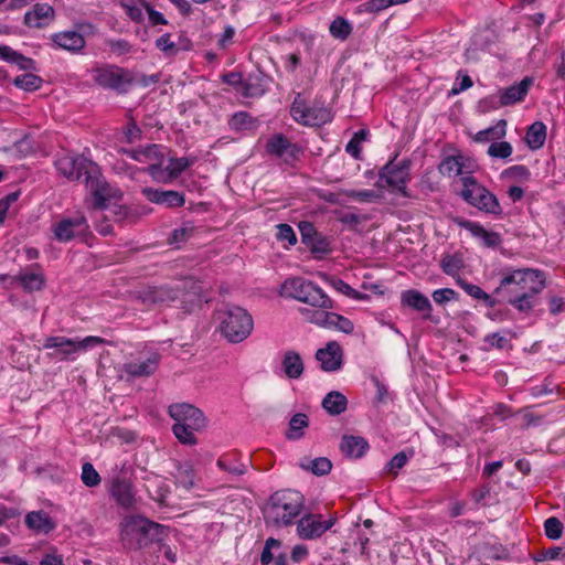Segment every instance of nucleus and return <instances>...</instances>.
Listing matches in <instances>:
<instances>
[{"instance_id":"obj_1","label":"nucleus","mask_w":565,"mask_h":565,"mask_svg":"<svg viewBox=\"0 0 565 565\" xmlns=\"http://www.w3.org/2000/svg\"><path fill=\"white\" fill-rule=\"evenodd\" d=\"M120 536L128 548L141 550L151 543L161 542L166 536V529L142 516L130 515L121 522Z\"/></svg>"},{"instance_id":"obj_2","label":"nucleus","mask_w":565,"mask_h":565,"mask_svg":"<svg viewBox=\"0 0 565 565\" xmlns=\"http://www.w3.org/2000/svg\"><path fill=\"white\" fill-rule=\"evenodd\" d=\"M303 508V497L294 490L274 493L264 511L265 520L276 526L290 525Z\"/></svg>"},{"instance_id":"obj_3","label":"nucleus","mask_w":565,"mask_h":565,"mask_svg":"<svg viewBox=\"0 0 565 565\" xmlns=\"http://www.w3.org/2000/svg\"><path fill=\"white\" fill-rule=\"evenodd\" d=\"M169 415L174 419L172 431L177 439L184 445H195V431L205 427L203 413L188 403H175L169 406Z\"/></svg>"},{"instance_id":"obj_4","label":"nucleus","mask_w":565,"mask_h":565,"mask_svg":"<svg viewBox=\"0 0 565 565\" xmlns=\"http://www.w3.org/2000/svg\"><path fill=\"white\" fill-rule=\"evenodd\" d=\"M220 330L231 343H239L248 338L253 331L252 316L243 308L227 306L217 311Z\"/></svg>"},{"instance_id":"obj_5","label":"nucleus","mask_w":565,"mask_h":565,"mask_svg":"<svg viewBox=\"0 0 565 565\" xmlns=\"http://www.w3.org/2000/svg\"><path fill=\"white\" fill-rule=\"evenodd\" d=\"M105 343L100 337L89 335L84 339H71L63 335L49 337L43 349L51 350L49 356L57 361H74L79 353Z\"/></svg>"},{"instance_id":"obj_6","label":"nucleus","mask_w":565,"mask_h":565,"mask_svg":"<svg viewBox=\"0 0 565 565\" xmlns=\"http://www.w3.org/2000/svg\"><path fill=\"white\" fill-rule=\"evenodd\" d=\"M280 295L312 307L323 309L332 308V300L324 294V291L313 282L301 277L286 279L280 286Z\"/></svg>"},{"instance_id":"obj_7","label":"nucleus","mask_w":565,"mask_h":565,"mask_svg":"<svg viewBox=\"0 0 565 565\" xmlns=\"http://www.w3.org/2000/svg\"><path fill=\"white\" fill-rule=\"evenodd\" d=\"M545 287L543 274L536 269H516L502 278L497 294H540Z\"/></svg>"},{"instance_id":"obj_8","label":"nucleus","mask_w":565,"mask_h":565,"mask_svg":"<svg viewBox=\"0 0 565 565\" xmlns=\"http://www.w3.org/2000/svg\"><path fill=\"white\" fill-rule=\"evenodd\" d=\"M460 181L462 184L460 195L468 204L486 213H501L502 210L497 196L473 177H462Z\"/></svg>"},{"instance_id":"obj_9","label":"nucleus","mask_w":565,"mask_h":565,"mask_svg":"<svg viewBox=\"0 0 565 565\" xmlns=\"http://www.w3.org/2000/svg\"><path fill=\"white\" fill-rule=\"evenodd\" d=\"M86 186L93 195V209L95 210L105 209L107 202L120 200L122 196V192L118 188L113 186L105 180L98 167L95 168L92 174H88Z\"/></svg>"},{"instance_id":"obj_10","label":"nucleus","mask_w":565,"mask_h":565,"mask_svg":"<svg viewBox=\"0 0 565 565\" xmlns=\"http://www.w3.org/2000/svg\"><path fill=\"white\" fill-rule=\"evenodd\" d=\"M265 153L280 159L284 163L294 166L303 154L302 148L282 134L270 136L265 143Z\"/></svg>"},{"instance_id":"obj_11","label":"nucleus","mask_w":565,"mask_h":565,"mask_svg":"<svg viewBox=\"0 0 565 565\" xmlns=\"http://www.w3.org/2000/svg\"><path fill=\"white\" fill-rule=\"evenodd\" d=\"M55 167L61 174L72 181H77L82 177L88 179V174L95 171L97 164L83 156L64 153L55 160Z\"/></svg>"},{"instance_id":"obj_12","label":"nucleus","mask_w":565,"mask_h":565,"mask_svg":"<svg viewBox=\"0 0 565 565\" xmlns=\"http://www.w3.org/2000/svg\"><path fill=\"white\" fill-rule=\"evenodd\" d=\"M122 151L131 159L141 163H147V171L154 181L164 180L160 174V166H162L166 152V148L163 146L151 143L138 149H124Z\"/></svg>"},{"instance_id":"obj_13","label":"nucleus","mask_w":565,"mask_h":565,"mask_svg":"<svg viewBox=\"0 0 565 565\" xmlns=\"http://www.w3.org/2000/svg\"><path fill=\"white\" fill-rule=\"evenodd\" d=\"M88 223L83 213L76 212L72 216H66L53 225V234L58 242H70L77 236H83L88 232Z\"/></svg>"},{"instance_id":"obj_14","label":"nucleus","mask_w":565,"mask_h":565,"mask_svg":"<svg viewBox=\"0 0 565 565\" xmlns=\"http://www.w3.org/2000/svg\"><path fill=\"white\" fill-rule=\"evenodd\" d=\"M92 77L96 84L104 88L122 89L132 78L127 71L115 65H105L94 68Z\"/></svg>"},{"instance_id":"obj_15","label":"nucleus","mask_w":565,"mask_h":565,"mask_svg":"<svg viewBox=\"0 0 565 565\" xmlns=\"http://www.w3.org/2000/svg\"><path fill=\"white\" fill-rule=\"evenodd\" d=\"M335 521V516L323 520L321 514L308 513L298 521L297 534L302 540H316L330 530Z\"/></svg>"},{"instance_id":"obj_16","label":"nucleus","mask_w":565,"mask_h":565,"mask_svg":"<svg viewBox=\"0 0 565 565\" xmlns=\"http://www.w3.org/2000/svg\"><path fill=\"white\" fill-rule=\"evenodd\" d=\"M290 114L297 122L308 126H319L329 120V111L327 109L307 106L300 95L295 98Z\"/></svg>"},{"instance_id":"obj_17","label":"nucleus","mask_w":565,"mask_h":565,"mask_svg":"<svg viewBox=\"0 0 565 565\" xmlns=\"http://www.w3.org/2000/svg\"><path fill=\"white\" fill-rule=\"evenodd\" d=\"M380 177L381 179H385L387 185L401 192L404 196H408L406 191V184L411 179L408 161H390L383 167Z\"/></svg>"},{"instance_id":"obj_18","label":"nucleus","mask_w":565,"mask_h":565,"mask_svg":"<svg viewBox=\"0 0 565 565\" xmlns=\"http://www.w3.org/2000/svg\"><path fill=\"white\" fill-rule=\"evenodd\" d=\"M160 362L157 352L142 353L137 359L124 364L122 372L127 379L147 377L156 372Z\"/></svg>"},{"instance_id":"obj_19","label":"nucleus","mask_w":565,"mask_h":565,"mask_svg":"<svg viewBox=\"0 0 565 565\" xmlns=\"http://www.w3.org/2000/svg\"><path fill=\"white\" fill-rule=\"evenodd\" d=\"M110 497L124 509H132L137 503L136 491L131 481L121 476H115L109 484Z\"/></svg>"},{"instance_id":"obj_20","label":"nucleus","mask_w":565,"mask_h":565,"mask_svg":"<svg viewBox=\"0 0 565 565\" xmlns=\"http://www.w3.org/2000/svg\"><path fill=\"white\" fill-rule=\"evenodd\" d=\"M343 350L337 341H329L324 348L317 350L316 360L324 372H337L343 364Z\"/></svg>"},{"instance_id":"obj_21","label":"nucleus","mask_w":565,"mask_h":565,"mask_svg":"<svg viewBox=\"0 0 565 565\" xmlns=\"http://www.w3.org/2000/svg\"><path fill=\"white\" fill-rule=\"evenodd\" d=\"M477 164L473 160L463 156H449L445 158L438 167L443 175L448 177H472L471 173L476 170Z\"/></svg>"},{"instance_id":"obj_22","label":"nucleus","mask_w":565,"mask_h":565,"mask_svg":"<svg viewBox=\"0 0 565 565\" xmlns=\"http://www.w3.org/2000/svg\"><path fill=\"white\" fill-rule=\"evenodd\" d=\"M142 194L152 203L166 205L167 207L182 206L185 202L183 194L177 191H161L153 188H143Z\"/></svg>"},{"instance_id":"obj_23","label":"nucleus","mask_w":565,"mask_h":565,"mask_svg":"<svg viewBox=\"0 0 565 565\" xmlns=\"http://www.w3.org/2000/svg\"><path fill=\"white\" fill-rule=\"evenodd\" d=\"M54 18V10L47 3H38L32 10L24 14V23L29 28H44L49 25Z\"/></svg>"},{"instance_id":"obj_24","label":"nucleus","mask_w":565,"mask_h":565,"mask_svg":"<svg viewBox=\"0 0 565 565\" xmlns=\"http://www.w3.org/2000/svg\"><path fill=\"white\" fill-rule=\"evenodd\" d=\"M533 84L532 77H524L519 84H514L500 93L501 106L513 105L522 102Z\"/></svg>"},{"instance_id":"obj_25","label":"nucleus","mask_w":565,"mask_h":565,"mask_svg":"<svg viewBox=\"0 0 565 565\" xmlns=\"http://www.w3.org/2000/svg\"><path fill=\"white\" fill-rule=\"evenodd\" d=\"M281 369L287 379H300L305 371L301 355L295 350L285 351L281 359Z\"/></svg>"},{"instance_id":"obj_26","label":"nucleus","mask_w":565,"mask_h":565,"mask_svg":"<svg viewBox=\"0 0 565 565\" xmlns=\"http://www.w3.org/2000/svg\"><path fill=\"white\" fill-rule=\"evenodd\" d=\"M53 42L70 52H79L85 46L84 36L76 31H64L52 36Z\"/></svg>"},{"instance_id":"obj_27","label":"nucleus","mask_w":565,"mask_h":565,"mask_svg":"<svg viewBox=\"0 0 565 565\" xmlns=\"http://www.w3.org/2000/svg\"><path fill=\"white\" fill-rule=\"evenodd\" d=\"M401 302L403 306L409 307L416 311L430 315L431 303L429 299L415 289H408L402 292Z\"/></svg>"},{"instance_id":"obj_28","label":"nucleus","mask_w":565,"mask_h":565,"mask_svg":"<svg viewBox=\"0 0 565 565\" xmlns=\"http://www.w3.org/2000/svg\"><path fill=\"white\" fill-rule=\"evenodd\" d=\"M0 60L15 64L22 71H35V62L8 45H0Z\"/></svg>"},{"instance_id":"obj_29","label":"nucleus","mask_w":565,"mask_h":565,"mask_svg":"<svg viewBox=\"0 0 565 565\" xmlns=\"http://www.w3.org/2000/svg\"><path fill=\"white\" fill-rule=\"evenodd\" d=\"M367 443L364 438L358 436H344L340 448L341 451L350 458H359L364 455L367 449Z\"/></svg>"},{"instance_id":"obj_30","label":"nucleus","mask_w":565,"mask_h":565,"mask_svg":"<svg viewBox=\"0 0 565 565\" xmlns=\"http://www.w3.org/2000/svg\"><path fill=\"white\" fill-rule=\"evenodd\" d=\"M347 397L338 391L328 393L322 399L323 409L331 416L342 414L347 409Z\"/></svg>"},{"instance_id":"obj_31","label":"nucleus","mask_w":565,"mask_h":565,"mask_svg":"<svg viewBox=\"0 0 565 565\" xmlns=\"http://www.w3.org/2000/svg\"><path fill=\"white\" fill-rule=\"evenodd\" d=\"M190 164L191 161L188 158H172L169 160L166 169L160 167V174L164 180L156 181L161 183H169L179 174H181L188 167H190Z\"/></svg>"},{"instance_id":"obj_32","label":"nucleus","mask_w":565,"mask_h":565,"mask_svg":"<svg viewBox=\"0 0 565 565\" xmlns=\"http://www.w3.org/2000/svg\"><path fill=\"white\" fill-rule=\"evenodd\" d=\"M26 525L40 533H49L54 529V523L51 518L42 511L30 512L25 516Z\"/></svg>"},{"instance_id":"obj_33","label":"nucleus","mask_w":565,"mask_h":565,"mask_svg":"<svg viewBox=\"0 0 565 565\" xmlns=\"http://www.w3.org/2000/svg\"><path fill=\"white\" fill-rule=\"evenodd\" d=\"M546 140V126L542 121L533 122L525 136V142L532 150H537L543 147Z\"/></svg>"},{"instance_id":"obj_34","label":"nucleus","mask_w":565,"mask_h":565,"mask_svg":"<svg viewBox=\"0 0 565 565\" xmlns=\"http://www.w3.org/2000/svg\"><path fill=\"white\" fill-rule=\"evenodd\" d=\"M309 426V418L306 414L297 413L290 420L286 431V438L289 440H298L303 436V430Z\"/></svg>"},{"instance_id":"obj_35","label":"nucleus","mask_w":565,"mask_h":565,"mask_svg":"<svg viewBox=\"0 0 565 565\" xmlns=\"http://www.w3.org/2000/svg\"><path fill=\"white\" fill-rule=\"evenodd\" d=\"M539 294L505 295L508 302L522 313H529L536 306Z\"/></svg>"},{"instance_id":"obj_36","label":"nucleus","mask_w":565,"mask_h":565,"mask_svg":"<svg viewBox=\"0 0 565 565\" xmlns=\"http://www.w3.org/2000/svg\"><path fill=\"white\" fill-rule=\"evenodd\" d=\"M26 291L40 290L44 285V276L40 271H23L14 277Z\"/></svg>"},{"instance_id":"obj_37","label":"nucleus","mask_w":565,"mask_h":565,"mask_svg":"<svg viewBox=\"0 0 565 565\" xmlns=\"http://www.w3.org/2000/svg\"><path fill=\"white\" fill-rule=\"evenodd\" d=\"M300 467L305 470H310L316 476H324L330 472L332 463L328 458L319 457L302 460Z\"/></svg>"},{"instance_id":"obj_38","label":"nucleus","mask_w":565,"mask_h":565,"mask_svg":"<svg viewBox=\"0 0 565 565\" xmlns=\"http://www.w3.org/2000/svg\"><path fill=\"white\" fill-rule=\"evenodd\" d=\"M457 284L472 298L477 300H483L489 307H494L497 301L492 299L486 291L479 286L470 284L462 278H457Z\"/></svg>"},{"instance_id":"obj_39","label":"nucleus","mask_w":565,"mask_h":565,"mask_svg":"<svg viewBox=\"0 0 565 565\" xmlns=\"http://www.w3.org/2000/svg\"><path fill=\"white\" fill-rule=\"evenodd\" d=\"M13 84L25 92H34L42 87L43 79L42 77L32 74V73H25L20 76H17L13 79Z\"/></svg>"},{"instance_id":"obj_40","label":"nucleus","mask_w":565,"mask_h":565,"mask_svg":"<svg viewBox=\"0 0 565 565\" xmlns=\"http://www.w3.org/2000/svg\"><path fill=\"white\" fill-rule=\"evenodd\" d=\"M302 313L307 316V319L319 327L322 328H330L332 324L331 317L333 316V312L327 311L323 308H320V310H309L303 309Z\"/></svg>"},{"instance_id":"obj_41","label":"nucleus","mask_w":565,"mask_h":565,"mask_svg":"<svg viewBox=\"0 0 565 565\" xmlns=\"http://www.w3.org/2000/svg\"><path fill=\"white\" fill-rule=\"evenodd\" d=\"M440 267L445 274L456 276L463 267V262L459 254H448L441 258Z\"/></svg>"},{"instance_id":"obj_42","label":"nucleus","mask_w":565,"mask_h":565,"mask_svg":"<svg viewBox=\"0 0 565 565\" xmlns=\"http://www.w3.org/2000/svg\"><path fill=\"white\" fill-rule=\"evenodd\" d=\"M255 122L256 120L249 114L245 111H238L231 117L228 125L231 129L239 131L253 129L255 127Z\"/></svg>"},{"instance_id":"obj_43","label":"nucleus","mask_w":565,"mask_h":565,"mask_svg":"<svg viewBox=\"0 0 565 565\" xmlns=\"http://www.w3.org/2000/svg\"><path fill=\"white\" fill-rule=\"evenodd\" d=\"M505 120H500L495 127H491L477 132L475 140L478 142H486L499 139L505 135Z\"/></svg>"},{"instance_id":"obj_44","label":"nucleus","mask_w":565,"mask_h":565,"mask_svg":"<svg viewBox=\"0 0 565 565\" xmlns=\"http://www.w3.org/2000/svg\"><path fill=\"white\" fill-rule=\"evenodd\" d=\"M329 31H330V34L334 39H339V40L343 41V40L348 39L349 35L351 34L352 26L348 20L339 17L332 21V23L330 24Z\"/></svg>"},{"instance_id":"obj_45","label":"nucleus","mask_w":565,"mask_h":565,"mask_svg":"<svg viewBox=\"0 0 565 565\" xmlns=\"http://www.w3.org/2000/svg\"><path fill=\"white\" fill-rule=\"evenodd\" d=\"M147 6L142 0H127L122 2L126 14L136 22H140L143 19V10L147 9Z\"/></svg>"},{"instance_id":"obj_46","label":"nucleus","mask_w":565,"mask_h":565,"mask_svg":"<svg viewBox=\"0 0 565 565\" xmlns=\"http://www.w3.org/2000/svg\"><path fill=\"white\" fill-rule=\"evenodd\" d=\"M156 46L166 56H174L179 53L181 50V46L179 43H175L171 41V35L169 33H166L161 36H159L156 40Z\"/></svg>"},{"instance_id":"obj_47","label":"nucleus","mask_w":565,"mask_h":565,"mask_svg":"<svg viewBox=\"0 0 565 565\" xmlns=\"http://www.w3.org/2000/svg\"><path fill=\"white\" fill-rule=\"evenodd\" d=\"M81 479L83 483L89 488L97 487L102 481L99 473L89 462L83 465Z\"/></svg>"},{"instance_id":"obj_48","label":"nucleus","mask_w":565,"mask_h":565,"mask_svg":"<svg viewBox=\"0 0 565 565\" xmlns=\"http://www.w3.org/2000/svg\"><path fill=\"white\" fill-rule=\"evenodd\" d=\"M195 233V226L192 222H185L180 227L175 228L171 234V243H184Z\"/></svg>"},{"instance_id":"obj_49","label":"nucleus","mask_w":565,"mask_h":565,"mask_svg":"<svg viewBox=\"0 0 565 565\" xmlns=\"http://www.w3.org/2000/svg\"><path fill=\"white\" fill-rule=\"evenodd\" d=\"M217 466L223 471H226L233 476H241L246 470V467L243 463L234 461V459L231 457H221L217 460Z\"/></svg>"},{"instance_id":"obj_50","label":"nucleus","mask_w":565,"mask_h":565,"mask_svg":"<svg viewBox=\"0 0 565 565\" xmlns=\"http://www.w3.org/2000/svg\"><path fill=\"white\" fill-rule=\"evenodd\" d=\"M512 153V146L508 141L492 142L488 148V154L493 158L507 159Z\"/></svg>"},{"instance_id":"obj_51","label":"nucleus","mask_w":565,"mask_h":565,"mask_svg":"<svg viewBox=\"0 0 565 565\" xmlns=\"http://www.w3.org/2000/svg\"><path fill=\"white\" fill-rule=\"evenodd\" d=\"M344 194L358 202L370 203L380 199V195L373 190H347Z\"/></svg>"},{"instance_id":"obj_52","label":"nucleus","mask_w":565,"mask_h":565,"mask_svg":"<svg viewBox=\"0 0 565 565\" xmlns=\"http://www.w3.org/2000/svg\"><path fill=\"white\" fill-rule=\"evenodd\" d=\"M407 0H369L366 1L363 7L364 11L375 13L380 12L391 6L404 3Z\"/></svg>"},{"instance_id":"obj_53","label":"nucleus","mask_w":565,"mask_h":565,"mask_svg":"<svg viewBox=\"0 0 565 565\" xmlns=\"http://www.w3.org/2000/svg\"><path fill=\"white\" fill-rule=\"evenodd\" d=\"M545 534L551 540H557L563 533V524L557 518H548L544 522Z\"/></svg>"},{"instance_id":"obj_54","label":"nucleus","mask_w":565,"mask_h":565,"mask_svg":"<svg viewBox=\"0 0 565 565\" xmlns=\"http://www.w3.org/2000/svg\"><path fill=\"white\" fill-rule=\"evenodd\" d=\"M431 297L437 305H445L450 300H457L458 294L451 288H441L435 290Z\"/></svg>"},{"instance_id":"obj_55","label":"nucleus","mask_w":565,"mask_h":565,"mask_svg":"<svg viewBox=\"0 0 565 565\" xmlns=\"http://www.w3.org/2000/svg\"><path fill=\"white\" fill-rule=\"evenodd\" d=\"M332 324L329 329H337L344 333H351L354 329L353 323L345 317L340 316L335 312H333V316L331 317Z\"/></svg>"},{"instance_id":"obj_56","label":"nucleus","mask_w":565,"mask_h":565,"mask_svg":"<svg viewBox=\"0 0 565 565\" xmlns=\"http://www.w3.org/2000/svg\"><path fill=\"white\" fill-rule=\"evenodd\" d=\"M333 286L334 288L340 291L341 294L352 298V299H356V300H360V299H366L367 296L365 295H362L361 292L356 291L355 289H353L350 285H348L347 282H344L343 280L341 279H338L333 282Z\"/></svg>"},{"instance_id":"obj_57","label":"nucleus","mask_w":565,"mask_h":565,"mask_svg":"<svg viewBox=\"0 0 565 565\" xmlns=\"http://www.w3.org/2000/svg\"><path fill=\"white\" fill-rule=\"evenodd\" d=\"M179 482L184 488H191L194 484V470L189 463H185L179 469Z\"/></svg>"},{"instance_id":"obj_58","label":"nucleus","mask_w":565,"mask_h":565,"mask_svg":"<svg viewBox=\"0 0 565 565\" xmlns=\"http://www.w3.org/2000/svg\"><path fill=\"white\" fill-rule=\"evenodd\" d=\"M278 547H280V541H278V540H276L274 537H269L266 541L265 547H264L263 553L260 555L262 564L268 565L274 559V555L271 553V550L273 548H278Z\"/></svg>"},{"instance_id":"obj_59","label":"nucleus","mask_w":565,"mask_h":565,"mask_svg":"<svg viewBox=\"0 0 565 565\" xmlns=\"http://www.w3.org/2000/svg\"><path fill=\"white\" fill-rule=\"evenodd\" d=\"M456 223L461 228L467 230L476 238H480L481 234H483L484 227L477 222H472V221L463 220V218H457Z\"/></svg>"},{"instance_id":"obj_60","label":"nucleus","mask_w":565,"mask_h":565,"mask_svg":"<svg viewBox=\"0 0 565 565\" xmlns=\"http://www.w3.org/2000/svg\"><path fill=\"white\" fill-rule=\"evenodd\" d=\"M456 223L461 228L467 230L476 238H480L481 234H483L484 227L477 222H472V221L463 220V218H457Z\"/></svg>"},{"instance_id":"obj_61","label":"nucleus","mask_w":565,"mask_h":565,"mask_svg":"<svg viewBox=\"0 0 565 565\" xmlns=\"http://www.w3.org/2000/svg\"><path fill=\"white\" fill-rule=\"evenodd\" d=\"M277 238L279 241H286L290 245L296 244L297 237L292 227L288 224H279L277 225Z\"/></svg>"},{"instance_id":"obj_62","label":"nucleus","mask_w":565,"mask_h":565,"mask_svg":"<svg viewBox=\"0 0 565 565\" xmlns=\"http://www.w3.org/2000/svg\"><path fill=\"white\" fill-rule=\"evenodd\" d=\"M407 456L405 455V452H398L397 455H395L391 460L390 462L387 463L386 468H387V471L391 472V473H394L396 475L397 471L399 469H402L406 462H407Z\"/></svg>"},{"instance_id":"obj_63","label":"nucleus","mask_w":565,"mask_h":565,"mask_svg":"<svg viewBox=\"0 0 565 565\" xmlns=\"http://www.w3.org/2000/svg\"><path fill=\"white\" fill-rule=\"evenodd\" d=\"M479 239H480L482 246H484V247H497L501 243V237L498 233L487 231L486 228Z\"/></svg>"},{"instance_id":"obj_64","label":"nucleus","mask_w":565,"mask_h":565,"mask_svg":"<svg viewBox=\"0 0 565 565\" xmlns=\"http://www.w3.org/2000/svg\"><path fill=\"white\" fill-rule=\"evenodd\" d=\"M125 138L127 142L132 143L141 138V129L135 124H129L125 129Z\"/></svg>"}]
</instances>
